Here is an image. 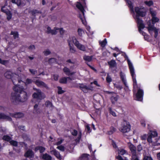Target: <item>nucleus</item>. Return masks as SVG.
Segmentation results:
<instances>
[{"label":"nucleus","instance_id":"32","mask_svg":"<svg viewBox=\"0 0 160 160\" xmlns=\"http://www.w3.org/2000/svg\"><path fill=\"white\" fill-rule=\"evenodd\" d=\"M78 32L79 36L82 37L84 34V31L81 28H79L78 30Z\"/></svg>","mask_w":160,"mask_h":160},{"label":"nucleus","instance_id":"38","mask_svg":"<svg viewBox=\"0 0 160 160\" xmlns=\"http://www.w3.org/2000/svg\"><path fill=\"white\" fill-rule=\"evenodd\" d=\"M109 112L114 117H116L117 115L116 113L111 108H109Z\"/></svg>","mask_w":160,"mask_h":160},{"label":"nucleus","instance_id":"5","mask_svg":"<svg viewBox=\"0 0 160 160\" xmlns=\"http://www.w3.org/2000/svg\"><path fill=\"white\" fill-rule=\"evenodd\" d=\"M147 141L150 144L153 146H159L160 144L158 142L160 137L156 131H150L148 134Z\"/></svg>","mask_w":160,"mask_h":160},{"label":"nucleus","instance_id":"43","mask_svg":"<svg viewBox=\"0 0 160 160\" xmlns=\"http://www.w3.org/2000/svg\"><path fill=\"white\" fill-rule=\"evenodd\" d=\"M10 143L11 145L14 146H17L18 145V142L12 140L10 141Z\"/></svg>","mask_w":160,"mask_h":160},{"label":"nucleus","instance_id":"41","mask_svg":"<svg viewBox=\"0 0 160 160\" xmlns=\"http://www.w3.org/2000/svg\"><path fill=\"white\" fill-rule=\"evenodd\" d=\"M148 136L146 134H143L140 136V139L142 140H146L147 139Z\"/></svg>","mask_w":160,"mask_h":160},{"label":"nucleus","instance_id":"8","mask_svg":"<svg viewBox=\"0 0 160 160\" xmlns=\"http://www.w3.org/2000/svg\"><path fill=\"white\" fill-rule=\"evenodd\" d=\"M128 145L132 154V160H139L136 155V147L131 142H128Z\"/></svg>","mask_w":160,"mask_h":160},{"label":"nucleus","instance_id":"6","mask_svg":"<svg viewBox=\"0 0 160 160\" xmlns=\"http://www.w3.org/2000/svg\"><path fill=\"white\" fill-rule=\"evenodd\" d=\"M148 27L147 28L149 33L152 36H154L155 38H156L158 36V30L155 28L153 25L151 24V21L149 20L147 23Z\"/></svg>","mask_w":160,"mask_h":160},{"label":"nucleus","instance_id":"29","mask_svg":"<svg viewBox=\"0 0 160 160\" xmlns=\"http://www.w3.org/2000/svg\"><path fill=\"white\" fill-rule=\"evenodd\" d=\"M84 60L87 62H90L92 60V57L85 55L83 57Z\"/></svg>","mask_w":160,"mask_h":160},{"label":"nucleus","instance_id":"49","mask_svg":"<svg viewBox=\"0 0 160 160\" xmlns=\"http://www.w3.org/2000/svg\"><path fill=\"white\" fill-rule=\"evenodd\" d=\"M58 28H55L54 29L52 30L51 32V33L52 34H56L58 32V30H57Z\"/></svg>","mask_w":160,"mask_h":160},{"label":"nucleus","instance_id":"34","mask_svg":"<svg viewBox=\"0 0 160 160\" xmlns=\"http://www.w3.org/2000/svg\"><path fill=\"white\" fill-rule=\"evenodd\" d=\"M152 20L153 25L155 23L158 22L159 20V19L156 16L152 17Z\"/></svg>","mask_w":160,"mask_h":160},{"label":"nucleus","instance_id":"51","mask_svg":"<svg viewBox=\"0 0 160 160\" xmlns=\"http://www.w3.org/2000/svg\"><path fill=\"white\" fill-rule=\"evenodd\" d=\"M106 81L107 82L110 83L112 81V79L110 77L109 75H108L106 78Z\"/></svg>","mask_w":160,"mask_h":160},{"label":"nucleus","instance_id":"22","mask_svg":"<svg viewBox=\"0 0 160 160\" xmlns=\"http://www.w3.org/2000/svg\"><path fill=\"white\" fill-rule=\"evenodd\" d=\"M108 65L111 68L115 67L117 65V63L115 61L113 60H112L111 61L108 62Z\"/></svg>","mask_w":160,"mask_h":160},{"label":"nucleus","instance_id":"12","mask_svg":"<svg viewBox=\"0 0 160 160\" xmlns=\"http://www.w3.org/2000/svg\"><path fill=\"white\" fill-rule=\"evenodd\" d=\"M50 153L51 154L54 155L59 160L62 159V157L60 154L55 149H52V148H50Z\"/></svg>","mask_w":160,"mask_h":160},{"label":"nucleus","instance_id":"4","mask_svg":"<svg viewBox=\"0 0 160 160\" xmlns=\"http://www.w3.org/2000/svg\"><path fill=\"white\" fill-rule=\"evenodd\" d=\"M81 2H81V4L79 2H77L76 4V7L78 8L81 12V13L79 14V18L81 20L82 23L86 27L87 30L91 34H93V32H90V27L89 26L86 25V22L85 18L84 16V9L83 7H85V0H79Z\"/></svg>","mask_w":160,"mask_h":160},{"label":"nucleus","instance_id":"3","mask_svg":"<svg viewBox=\"0 0 160 160\" xmlns=\"http://www.w3.org/2000/svg\"><path fill=\"white\" fill-rule=\"evenodd\" d=\"M128 62L130 73L133 80L134 90L136 91V89H138V92L136 94V99L138 101H142L143 95V90L139 88L137 86V81L136 79V75L135 73V69L132 63L129 60H128Z\"/></svg>","mask_w":160,"mask_h":160},{"label":"nucleus","instance_id":"36","mask_svg":"<svg viewBox=\"0 0 160 160\" xmlns=\"http://www.w3.org/2000/svg\"><path fill=\"white\" fill-rule=\"evenodd\" d=\"M99 43L102 47H104L107 43L106 39H105L104 40L102 41H100Z\"/></svg>","mask_w":160,"mask_h":160},{"label":"nucleus","instance_id":"17","mask_svg":"<svg viewBox=\"0 0 160 160\" xmlns=\"http://www.w3.org/2000/svg\"><path fill=\"white\" fill-rule=\"evenodd\" d=\"M63 71L65 74L68 76L71 75L75 73L74 72H71L70 69L67 67L64 68Z\"/></svg>","mask_w":160,"mask_h":160},{"label":"nucleus","instance_id":"63","mask_svg":"<svg viewBox=\"0 0 160 160\" xmlns=\"http://www.w3.org/2000/svg\"><path fill=\"white\" fill-rule=\"evenodd\" d=\"M138 151H140L142 149V147L141 144H139L138 146Z\"/></svg>","mask_w":160,"mask_h":160},{"label":"nucleus","instance_id":"30","mask_svg":"<svg viewBox=\"0 0 160 160\" xmlns=\"http://www.w3.org/2000/svg\"><path fill=\"white\" fill-rule=\"evenodd\" d=\"M88 155L86 154H83L80 157V160H87Z\"/></svg>","mask_w":160,"mask_h":160},{"label":"nucleus","instance_id":"31","mask_svg":"<svg viewBox=\"0 0 160 160\" xmlns=\"http://www.w3.org/2000/svg\"><path fill=\"white\" fill-rule=\"evenodd\" d=\"M70 52L72 53H74L76 52V50L74 47L73 45H68Z\"/></svg>","mask_w":160,"mask_h":160},{"label":"nucleus","instance_id":"61","mask_svg":"<svg viewBox=\"0 0 160 160\" xmlns=\"http://www.w3.org/2000/svg\"><path fill=\"white\" fill-rule=\"evenodd\" d=\"M39 12L36 10H33L31 11V13L33 15L35 14L39 13Z\"/></svg>","mask_w":160,"mask_h":160},{"label":"nucleus","instance_id":"35","mask_svg":"<svg viewBox=\"0 0 160 160\" xmlns=\"http://www.w3.org/2000/svg\"><path fill=\"white\" fill-rule=\"evenodd\" d=\"M116 131V129L114 127H112L110 128V130L108 131V133L109 135L112 134Z\"/></svg>","mask_w":160,"mask_h":160},{"label":"nucleus","instance_id":"42","mask_svg":"<svg viewBox=\"0 0 160 160\" xmlns=\"http://www.w3.org/2000/svg\"><path fill=\"white\" fill-rule=\"evenodd\" d=\"M7 15V19L8 20H10L12 18V14L9 11L6 14Z\"/></svg>","mask_w":160,"mask_h":160},{"label":"nucleus","instance_id":"47","mask_svg":"<svg viewBox=\"0 0 160 160\" xmlns=\"http://www.w3.org/2000/svg\"><path fill=\"white\" fill-rule=\"evenodd\" d=\"M34 80L33 81L31 79L28 78L27 79L26 82L25 83V84L26 85H27L28 84L31 83L32 82H33Z\"/></svg>","mask_w":160,"mask_h":160},{"label":"nucleus","instance_id":"60","mask_svg":"<svg viewBox=\"0 0 160 160\" xmlns=\"http://www.w3.org/2000/svg\"><path fill=\"white\" fill-rule=\"evenodd\" d=\"M29 71L31 73L33 74H35L37 72V71L32 69H29Z\"/></svg>","mask_w":160,"mask_h":160},{"label":"nucleus","instance_id":"11","mask_svg":"<svg viewBox=\"0 0 160 160\" xmlns=\"http://www.w3.org/2000/svg\"><path fill=\"white\" fill-rule=\"evenodd\" d=\"M68 45H73L76 46L79 42L75 36H71L69 38L68 40Z\"/></svg>","mask_w":160,"mask_h":160},{"label":"nucleus","instance_id":"57","mask_svg":"<svg viewBox=\"0 0 160 160\" xmlns=\"http://www.w3.org/2000/svg\"><path fill=\"white\" fill-rule=\"evenodd\" d=\"M86 86H86V85H84L82 84H80L79 87L80 88L81 90H82V89H83V88H84L85 87H86Z\"/></svg>","mask_w":160,"mask_h":160},{"label":"nucleus","instance_id":"19","mask_svg":"<svg viewBox=\"0 0 160 160\" xmlns=\"http://www.w3.org/2000/svg\"><path fill=\"white\" fill-rule=\"evenodd\" d=\"M118 98V96L116 94H114L112 96L111 98L112 103L113 104H115L117 101Z\"/></svg>","mask_w":160,"mask_h":160},{"label":"nucleus","instance_id":"62","mask_svg":"<svg viewBox=\"0 0 160 160\" xmlns=\"http://www.w3.org/2000/svg\"><path fill=\"white\" fill-rule=\"evenodd\" d=\"M114 86L119 90L121 89L122 88V86L120 85L114 84Z\"/></svg>","mask_w":160,"mask_h":160},{"label":"nucleus","instance_id":"50","mask_svg":"<svg viewBox=\"0 0 160 160\" xmlns=\"http://www.w3.org/2000/svg\"><path fill=\"white\" fill-rule=\"evenodd\" d=\"M63 140L61 139H58V141L55 143L54 144L55 145H58L61 144L63 142Z\"/></svg>","mask_w":160,"mask_h":160},{"label":"nucleus","instance_id":"44","mask_svg":"<svg viewBox=\"0 0 160 160\" xmlns=\"http://www.w3.org/2000/svg\"><path fill=\"white\" fill-rule=\"evenodd\" d=\"M143 160H153V159L150 156H145Z\"/></svg>","mask_w":160,"mask_h":160},{"label":"nucleus","instance_id":"37","mask_svg":"<svg viewBox=\"0 0 160 160\" xmlns=\"http://www.w3.org/2000/svg\"><path fill=\"white\" fill-rule=\"evenodd\" d=\"M144 3L146 5L148 6H150L153 4V2L152 1H145Z\"/></svg>","mask_w":160,"mask_h":160},{"label":"nucleus","instance_id":"25","mask_svg":"<svg viewBox=\"0 0 160 160\" xmlns=\"http://www.w3.org/2000/svg\"><path fill=\"white\" fill-rule=\"evenodd\" d=\"M24 114L21 112H18L15 114L14 115H11V116H14L15 118H21L23 117Z\"/></svg>","mask_w":160,"mask_h":160},{"label":"nucleus","instance_id":"21","mask_svg":"<svg viewBox=\"0 0 160 160\" xmlns=\"http://www.w3.org/2000/svg\"><path fill=\"white\" fill-rule=\"evenodd\" d=\"M42 158L44 160H51L52 157L48 154L45 153L42 155Z\"/></svg>","mask_w":160,"mask_h":160},{"label":"nucleus","instance_id":"20","mask_svg":"<svg viewBox=\"0 0 160 160\" xmlns=\"http://www.w3.org/2000/svg\"><path fill=\"white\" fill-rule=\"evenodd\" d=\"M76 47L78 49L81 51H84L86 50L85 47L84 45L80 43L79 42L77 45Z\"/></svg>","mask_w":160,"mask_h":160},{"label":"nucleus","instance_id":"10","mask_svg":"<svg viewBox=\"0 0 160 160\" xmlns=\"http://www.w3.org/2000/svg\"><path fill=\"white\" fill-rule=\"evenodd\" d=\"M5 77L7 78H12L13 83L15 84L14 80L15 78H17L18 76L17 74L13 73L11 71H7L4 74Z\"/></svg>","mask_w":160,"mask_h":160},{"label":"nucleus","instance_id":"14","mask_svg":"<svg viewBox=\"0 0 160 160\" xmlns=\"http://www.w3.org/2000/svg\"><path fill=\"white\" fill-rule=\"evenodd\" d=\"M34 153L32 151L29 149L25 153L24 156L26 158H33L34 157Z\"/></svg>","mask_w":160,"mask_h":160},{"label":"nucleus","instance_id":"7","mask_svg":"<svg viewBox=\"0 0 160 160\" xmlns=\"http://www.w3.org/2000/svg\"><path fill=\"white\" fill-rule=\"evenodd\" d=\"M131 128L130 123L128 121L124 120L122 123L121 127L119 129L120 131L123 133L129 132Z\"/></svg>","mask_w":160,"mask_h":160},{"label":"nucleus","instance_id":"26","mask_svg":"<svg viewBox=\"0 0 160 160\" xmlns=\"http://www.w3.org/2000/svg\"><path fill=\"white\" fill-rule=\"evenodd\" d=\"M12 0V2L13 3H14L17 4L18 6L24 5L23 3H22L20 0Z\"/></svg>","mask_w":160,"mask_h":160},{"label":"nucleus","instance_id":"64","mask_svg":"<svg viewBox=\"0 0 160 160\" xmlns=\"http://www.w3.org/2000/svg\"><path fill=\"white\" fill-rule=\"evenodd\" d=\"M116 159H117V160H123L122 157L119 155L116 157Z\"/></svg>","mask_w":160,"mask_h":160},{"label":"nucleus","instance_id":"46","mask_svg":"<svg viewBox=\"0 0 160 160\" xmlns=\"http://www.w3.org/2000/svg\"><path fill=\"white\" fill-rule=\"evenodd\" d=\"M150 13L151 14L152 17L156 16V12L155 11H153L151 8L150 9Z\"/></svg>","mask_w":160,"mask_h":160},{"label":"nucleus","instance_id":"55","mask_svg":"<svg viewBox=\"0 0 160 160\" xmlns=\"http://www.w3.org/2000/svg\"><path fill=\"white\" fill-rule=\"evenodd\" d=\"M111 142L112 145L114 148L116 149L118 148V147L116 142L113 140H112Z\"/></svg>","mask_w":160,"mask_h":160},{"label":"nucleus","instance_id":"40","mask_svg":"<svg viewBox=\"0 0 160 160\" xmlns=\"http://www.w3.org/2000/svg\"><path fill=\"white\" fill-rule=\"evenodd\" d=\"M11 34L13 35L15 39H16L18 37V32H17L12 31L11 33Z\"/></svg>","mask_w":160,"mask_h":160},{"label":"nucleus","instance_id":"16","mask_svg":"<svg viewBox=\"0 0 160 160\" xmlns=\"http://www.w3.org/2000/svg\"><path fill=\"white\" fill-rule=\"evenodd\" d=\"M34 113L38 115L40 114L41 112V111L39 108L38 107V105L36 104L34 107Z\"/></svg>","mask_w":160,"mask_h":160},{"label":"nucleus","instance_id":"45","mask_svg":"<svg viewBox=\"0 0 160 160\" xmlns=\"http://www.w3.org/2000/svg\"><path fill=\"white\" fill-rule=\"evenodd\" d=\"M1 10L2 12L5 13L6 14L9 11L5 6L2 7Z\"/></svg>","mask_w":160,"mask_h":160},{"label":"nucleus","instance_id":"9","mask_svg":"<svg viewBox=\"0 0 160 160\" xmlns=\"http://www.w3.org/2000/svg\"><path fill=\"white\" fill-rule=\"evenodd\" d=\"M34 89L36 90L37 92H34L32 95V97L34 98H36L37 99L41 100L44 98L45 96L44 94L42 93L40 90L34 88Z\"/></svg>","mask_w":160,"mask_h":160},{"label":"nucleus","instance_id":"58","mask_svg":"<svg viewBox=\"0 0 160 160\" xmlns=\"http://www.w3.org/2000/svg\"><path fill=\"white\" fill-rule=\"evenodd\" d=\"M90 89V88L89 87L87 86L86 87H85L83 89H82V90L84 92H88V90Z\"/></svg>","mask_w":160,"mask_h":160},{"label":"nucleus","instance_id":"18","mask_svg":"<svg viewBox=\"0 0 160 160\" xmlns=\"http://www.w3.org/2000/svg\"><path fill=\"white\" fill-rule=\"evenodd\" d=\"M45 105L47 108L50 110H52L54 108V106H53L52 103L49 101H46L45 103Z\"/></svg>","mask_w":160,"mask_h":160},{"label":"nucleus","instance_id":"54","mask_svg":"<svg viewBox=\"0 0 160 160\" xmlns=\"http://www.w3.org/2000/svg\"><path fill=\"white\" fill-rule=\"evenodd\" d=\"M57 30H58V32H59L62 35L64 33V30L62 28H58Z\"/></svg>","mask_w":160,"mask_h":160},{"label":"nucleus","instance_id":"28","mask_svg":"<svg viewBox=\"0 0 160 160\" xmlns=\"http://www.w3.org/2000/svg\"><path fill=\"white\" fill-rule=\"evenodd\" d=\"M126 152V151L123 149L119 148L118 149V153L119 155H123L125 154Z\"/></svg>","mask_w":160,"mask_h":160},{"label":"nucleus","instance_id":"48","mask_svg":"<svg viewBox=\"0 0 160 160\" xmlns=\"http://www.w3.org/2000/svg\"><path fill=\"white\" fill-rule=\"evenodd\" d=\"M45 56H47L51 53V52L49 50L47 49L43 52Z\"/></svg>","mask_w":160,"mask_h":160},{"label":"nucleus","instance_id":"52","mask_svg":"<svg viewBox=\"0 0 160 160\" xmlns=\"http://www.w3.org/2000/svg\"><path fill=\"white\" fill-rule=\"evenodd\" d=\"M56 61L55 59L53 58H50L48 60L49 63L50 64L55 62Z\"/></svg>","mask_w":160,"mask_h":160},{"label":"nucleus","instance_id":"24","mask_svg":"<svg viewBox=\"0 0 160 160\" xmlns=\"http://www.w3.org/2000/svg\"><path fill=\"white\" fill-rule=\"evenodd\" d=\"M45 150V148L44 147H43L42 146L37 147L35 148V151H37L39 150L40 153L43 152Z\"/></svg>","mask_w":160,"mask_h":160},{"label":"nucleus","instance_id":"23","mask_svg":"<svg viewBox=\"0 0 160 160\" xmlns=\"http://www.w3.org/2000/svg\"><path fill=\"white\" fill-rule=\"evenodd\" d=\"M68 79H70L71 78L69 77H63L60 79L59 81L60 83H66L67 82Z\"/></svg>","mask_w":160,"mask_h":160},{"label":"nucleus","instance_id":"39","mask_svg":"<svg viewBox=\"0 0 160 160\" xmlns=\"http://www.w3.org/2000/svg\"><path fill=\"white\" fill-rule=\"evenodd\" d=\"M57 88L58 89V94H62L65 92L64 91L62 90V88L61 87L58 86L57 87Z\"/></svg>","mask_w":160,"mask_h":160},{"label":"nucleus","instance_id":"59","mask_svg":"<svg viewBox=\"0 0 160 160\" xmlns=\"http://www.w3.org/2000/svg\"><path fill=\"white\" fill-rule=\"evenodd\" d=\"M71 133L73 136H76L77 135V131L75 130H73L72 131Z\"/></svg>","mask_w":160,"mask_h":160},{"label":"nucleus","instance_id":"2","mask_svg":"<svg viewBox=\"0 0 160 160\" xmlns=\"http://www.w3.org/2000/svg\"><path fill=\"white\" fill-rule=\"evenodd\" d=\"M14 92L11 94V99L15 104L19 102H22L26 101L28 99V96L23 88L19 85H15L13 88Z\"/></svg>","mask_w":160,"mask_h":160},{"label":"nucleus","instance_id":"1","mask_svg":"<svg viewBox=\"0 0 160 160\" xmlns=\"http://www.w3.org/2000/svg\"><path fill=\"white\" fill-rule=\"evenodd\" d=\"M125 0L128 4L131 12L133 14L132 15L133 18L137 22L139 32L144 36V39L146 40H148L149 39L148 36L142 30V29H143L145 27L142 20L139 18L140 16L143 17L145 15L146 11L145 8L142 7H135V11L136 13V14L135 15L133 6L131 2L129 0Z\"/></svg>","mask_w":160,"mask_h":160},{"label":"nucleus","instance_id":"13","mask_svg":"<svg viewBox=\"0 0 160 160\" xmlns=\"http://www.w3.org/2000/svg\"><path fill=\"white\" fill-rule=\"evenodd\" d=\"M33 82H35L36 85L39 87H45L46 88H48V87L45 83L39 80H34Z\"/></svg>","mask_w":160,"mask_h":160},{"label":"nucleus","instance_id":"33","mask_svg":"<svg viewBox=\"0 0 160 160\" xmlns=\"http://www.w3.org/2000/svg\"><path fill=\"white\" fill-rule=\"evenodd\" d=\"M2 139L5 141L10 142L11 141V138L9 136L6 135L3 136Z\"/></svg>","mask_w":160,"mask_h":160},{"label":"nucleus","instance_id":"15","mask_svg":"<svg viewBox=\"0 0 160 160\" xmlns=\"http://www.w3.org/2000/svg\"><path fill=\"white\" fill-rule=\"evenodd\" d=\"M121 79L123 82L125 86L127 85V81L126 78V75L125 73L122 72H121L120 73Z\"/></svg>","mask_w":160,"mask_h":160},{"label":"nucleus","instance_id":"56","mask_svg":"<svg viewBox=\"0 0 160 160\" xmlns=\"http://www.w3.org/2000/svg\"><path fill=\"white\" fill-rule=\"evenodd\" d=\"M8 61L7 60H2L0 58V63H1L3 65H6L8 63Z\"/></svg>","mask_w":160,"mask_h":160},{"label":"nucleus","instance_id":"27","mask_svg":"<svg viewBox=\"0 0 160 160\" xmlns=\"http://www.w3.org/2000/svg\"><path fill=\"white\" fill-rule=\"evenodd\" d=\"M1 118L6 119L10 121L11 120L10 117L2 113H0V119Z\"/></svg>","mask_w":160,"mask_h":160},{"label":"nucleus","instance_id":"53","mask_svg":"<svg viewBox=\"0 0 160 160\" xmlns=\"http://www.w3.org/2000/svg\"><path fill=\"white\" fill-rule=\"evenodd\" d=\"M57 148L62 151H63L64 150V147L62 145H60L57 147Z\"/></svg>","mask_w":160,"mask_h":160}]
</instances>
